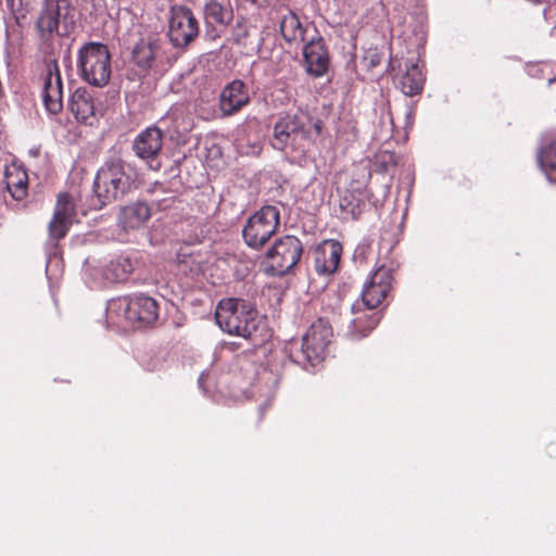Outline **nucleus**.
Wrapping results in <instances>:
<instances>
[{"instance_id": "nucleus-1", "label": "nucleus", "mask_w": 556, "mask_h": 556, "mask_svg": "<svg viewBox=\"0 0 556 556\" xmlns=\"http://www.w3.org/2000/svg\"><path fill=\"white\" fill-rule=\"evenodd\" d=\"M136 168L122 159L106 161L97 172L90 199V207L101 210L103 206L122 199L136 188Z\"/></svg>"}, {"instance_id": "nucleus-2", "label": "nucleus", "mask_w": 556, "mask_h": 556, "mask_svg": "<svg viewBox=\"0 0 556 556\" xmlns=\"http://www.w3.org/2000/svg\"><path fill=\"white\" fill-rule=\"evenodd\" d=\"M215 318L224 331L248 339L253 345L264 341L258 333L263 323L257 318V313L251 303L245 300L233 298L222 300L217 305Z\"/></svg>"}, {"instance_id": "nucleus-3", "label": "nucleus", "mask_w": 556, "mask_h": 556, "mask_svg": "<svg viewBox=\"0 0 556 556\" xmlns=\"http://www.w3.org/2000/svg\"><path fill=\"white\" fill-rule=\"evenodd\" d=\"M317 136L320 131L319 123H312L306 116L287 115L279 118L273 131L271 146L276 150L296 153L305 156L314 140L312 130Z\"/></svg>"}, {"instance_id": "nucleus-4", "label": "nucleus", "mask_w": 556, "mask_h": 556, "mask_svg": "<svg viewBox=\"0 0 556 556\" xmlns=\"http://www.w3.org/2000/svg\"><path fill=\"white\" fill-rule=\"evenodd\" d=\"M77 67L83 80L96 87L105 86L111 77V55L105 45L88 42L78 50Z\"/></svg>"}, {"instance_id": "nucleus-5", "label": "nucleus", "mask_w": 556, "mask_h": 556, "mask_svg": "<svg viewBox=\"0 0 556 556\" xmlns=\"http://www.w3.org/2000/svg\"><path fill=\"white\" fill-rule=\"evenodd\" d=\"M40 37L50 38L53 34L68 35L75 26V8L71 0H43L36 22Z\"/></svg>"}, {"instance_id": "nucleus-6", "label": "nucleus", "mask_w": 556, "mask_h": 556, "mask_svg": "<svg viewBox=\"0 0 556 556\" xmlns=\"http://www.w3.org/2000/svg\"><path fill=\"white\" fill-rule=\"evenodd\" d=\"M108 312L123 315L132 327L141 328L152 325L157 319L159 305L151 296L136 294L110 301Z\"/></svg>"}, {"instance_id": "nucleus-7", "label": "nucleus", "mask_w": 556, "mask_h": 556, "mask_svg": "<svg viewBox=\"0 0 556 556\" xmlns=\"http://www.w3.org/2000/svg\"><path fill=\"white\" fill-rule=\"evenodd\" d=\"M279 225V208L265 205L248 218L242 230L243 240L249 248L261 250L277 232Z\"/></svg>"}, {"instance_id": "nucleus-8", "label": "nucleus", "mask_w": 556, "mask_h": 556, "mask_svg": "<svg viewBox=\"0 0 556 556\" xmlns=\"http://www.w3.org/2000/svg\"><path fill=\"white\" fill-rule=\"evenodd\" d=\"M331 328L324 319L312 324L302 338L300 348L291 350L290 357L300 365H314L323 358L325 350L330 342Z\"/></svg>"}, {"instance_id": "nucleus-9", "label": "nucleus", "mask_w": 556, "mask_h": 556, "mask_svg": "<svg viewBox=\"0 0 556 556\" xmlns=\"http://www.w3.org/2000/svg\"><path fill=\"white\" fill-rule=\"evenodd\" d=\"M302 253L303 244L296 237L287 235L277 239L266 252V273L271 276L288 274L300 262Z\"/></svg>"}, {"instance_id": "nucleus-10", "label": "nucleus", "mask_w": 556, "mask_h": 556, "mask_svg": "<svg viewBox=\"0 0 556 556\" xmlns=\"http://www.w3.org/2000/svg\"><path fill=\"white\" fill-rule=\"evenodd\" d=\"M199 35V22L193 12L185 5L170 9L168 36L177 48L187 47Z\"/></svg>"}, {"instance_id": "nucleus-11", "label": "nucleus", "mask_w": 556, "mask_h": 556, "mask_svg": "<svg viewBox=\"0 0 556 556\" xmlns=\"http://www.w3.org/2000/svg\"><path fill=\"white\" fill-rule=\"evenodd\" d=\"M392 280V269L387 266L382 265L371 273L362 292L363 303L368 309L378 307L386 300L391 290Z\"/></svg>"}, {"instance_id": "nucleus-12", "label": "nucleus", "mask_w": 556, "mask_h": 556, "mask_svg": "<svg viewBox=\"0 0 556 556\" xmlns=\"http://www.w3.org/2000/svg\"><path fill=\"white\" fill-rule=\"evenodd\" d=\"M163 147V132L153 126L142 130L134 140L132 149L135 154L147 162L153 170L161 168L159 155Z\"/></svg>"}, {"instance_id": "nucleus-13", "label": "nucleus", "mask_w": 556, "mask_h": 556, "mask_svg": "<svg viewBox=\"0 0 556 556\" xmlns=\"http://www.w3.org/2000/svg\"><path fill=\"white\" fill-rule=\"evenodd\" d=\"M75 215L76 210L73 197L66 192L60 193L53 216L48 226L49 239L52 242H58L66 236Z\"/></svg>"}, {"instance_id": "nucleus-14", "label": "nucleus", "mask_w": 556, "mask_h": 556, "mask_svg": "<svg viewBox=\"0 0 556 556\" xmlns=\"http://www.w3.org/2000/svg\"><path fill=\"white\" fill-rule=\"evenodd\" d=\"M134 270L129 257L116 256L100 266H89L88 275L100 285L125 281Z\"/></svg>"}, {"instance_id": "nucleus-15", "label": "nucleus", "mask_w": 556, "mask_h": 556, "mask_svg": "<svg viewBox=\"0 0 556 556\" xmlns=\"http://www.w3.org/2000/svg\"><path fill=\"white\" fill-rule=\"evenodd\" d=\"M315 33V36L303 46V59L306 72L314 77H321L328 71L330 55L325 39L316 29Z\"/></svg>"}, {"instance_id": "nucleus-16", "label": "nucleus", "mask_w": 556, "mask_h": 556, "mask_svg": "<svg viewBox=\"0 0 556 556\" xmlns=\"http://www.w3.org/2000/svg\"><path fill=\"white\" fill-rule=\"evenodd\" d=\"M163 43L156 35L141 38L131 51L134 63L144 71L153 68L164 58Z\"/></svg>"}, {"instance_id": "nucleus-17", "label": "nucleus", "mask_w": 556, "mask_h": 556, "mask_svg": "<svg viewBox=\"0 0 556 556\" xmlns=\"http://www.w3.org/2000/svg\"><path fill=\"white\" fill-rule=\"evenodd\" d=\"M250 102L247 85L235 79L228 83L219 94V109L225 116H231L242 110Z\"/></svg>"}, {"instance_id": "nucleus-18", "label": "nucleus", "mask_w": 556, "mask_h": 556, "mask_svg": "<svg viewBox=\"0 0 556 556\" xmlns=\"http://www.w3.org/2000/svg\"><path fill=\"white\" fill-rule=\"evenodd\" d=\"M62 78L56 62L47 65L42 98L47 111L58 114L62 108Z\"/></svg>"}, {"instance_id": "nucleus-19", "label": "nucleus", "mask_w": 556, "mask_h": 556, "mask_svg": "<svg viewBox=\"0 0 556 556\" xmlns=\"http://www.w3.org/2000/svg\"><path fill=\"white\" fill-rule=\"evenodd\" d=\"M68 110L79 123L92 125L96 121L93 94L86 88H77L71 96Z\"/></svg>"}, {"instance_id": "nucleus-20", "label": "nucleus", "mask_w": 556, "mask_h": 556, "mask_svg": "<svg viewBox=\"0 0 556 556\" xmlns=\"http://www.w3.org/2000/svg\"><path fill=\"white\" fill-rule=\"evenodd\" d=\"M342 247L338 241L326 240L314 252L315 269L319 275H330L339 266Z\"/></svg>"}, {"instance_id": "nucleus-21", "label": "nucleus", "mask_w": 556, "mask_h": 556, "mask_svg": "<svg viewBox=\"0 0 556 556\" xmlns=\"http://www.w3.org/2000/svg\"><path fill=\"white\" fill-rule=\"evenodd\" d=\"M352 315L354 317L349 319L345 334L353 340L366 337L380 320L378 313L355 311V306L352 307Z\"/></svg>"}, {"instance_id": "nucleus-22", "label": "nucleus", "mask_w": 556, "mask_h": 556, "mask_svg": "<svg viewBox=\"0 0 556 556\" xmlns=\"http://www.w3.org/2000/svg\"><path fill=\"white\" fill-rule=\"evenodd\" d=\"M151 216V210L144 202H135L124 206L118 216L119 225L124 229H136L142 226Z\"/></svg>"}, {"instance_id": "nucleus-23", "label": "nucleus", "mask_w": 556, "mask_h": 556, "mask_svg": "<svg viewBox=\"0 0 556 556\" xmlns=\"http://www.w3.org/2000/svg\"><path fill=\"white\" fill-rule=\"evenodd\" d=\"M308 31V24L304 25L299 15L288 10L280 18V33L283 39L289 43H299L305 40V34Z\"/></svg>"}, {"instance_id": "nucleus-24", "label": "nucleus", "mask_w": 556, "mask_h": 556, "mask_svg": "<svg viewBox=\"0 0 556 556\" xmlns=\"http://www.w3.org/2000/svg\"><path fill=\"white\" fill-rule=\"evenodd\" d=\"M365 182L351 184L350 189L340 200V207L343 213L352 218H357L365 206Z\"/></svg>"}, {"instance_id": "nucleus-25", "label": "nucleus", "mask_w": 556, "mask_h": 556, "mask_svg": "<svg viewBox=\"0 0 556 556\" xmlns=\"http://www.w3.org/2000/svg\"><path fill=\"white\" fill-rule=\"evenodd\" d=\"M424 75L415 63H405L404 72L397 77V87L405 96H415L424 88Z\"/></svg>"}, {"instance_id": "nucleus-26", "label": "nucleus", "mask_w": 556, "mask_h": 556, "mask_svg": "<svg viewBox=\"0 0 556 556\" xmlns=\"http://www.w3.org/2000/svg\"><path fill=\"white\" fill-rule=\"evenodd\" d=\"M203 14L208 25H227L233 17L228 0H205Z\"/></svg>"}, {"instance_id": "nucleus-27", "label": "nucleus", "mask_w": 556, "mask_h": 556, "mask_svg": "<svg viewBox=\"0 0 556 556\" xmlns=\"http://www.w3.org/2000/svg\"><path fill=\"white\" fill-rule=\"evenodd\" d=\"M7 188L12 198L21 201L27 195L28 176L24 169L13 168L5 174Z\"/></svg>"}, {"instance_id": "nucleus-28", "label": "nucleus", "mask_w": 556, "mask_h": 556, "mask_svg": "<svg viewBox=\"0 0 556 556\" xmlns=\"http://www.w3.org/2000/svg\"><path fill=\"white\" fill-rule=\"evenodd\" d=\"M539 163L549 181H555L553 177L556 173V141L545 146L539 153Z\"/></svg>"}, {"instance_id": "nucleus-29", "label": "nucleus", "mask_w": 556, "mask_h": 556, "mask_svg": "<svg viewBox=\"0 0 556 556\" xmlns=\"http://www.w3.org/2000/svg\"><path fill=\"white\" fill-rule=\"evenodd\" d=\"M549 70L551 66L549 64L546 63L531 65L529 66V74L538 78L546 79L548 85H551L553 83H556V76H552L549 74Z\"/></svg>"}, {"instance_id": "nucleus-30", "label": "nucleus", "mask_w": 556, "mask_h": 556, "mask_svg": "<svg viewBox=\"0 0 556 556\" xmlns=\"http://www.w3.org/2000/svg\"><path fill=\"white\" fill-rule=\"evenodd\" d=\"M544 17L556 23V0L544 9Z\"/></svg>"}, {"instance_id": "nucleus-31", "label": "nucleus", "mask_w": 556, "mask_h": 556, "mask_svg": "<svg viewBox=\"0 0 556 556\" xmlns=\"http://www.w3.org/2000/svg\"><path fill=\"white\" fill-rule=\"evenodd\" d=\"M186 256H187L186 254H178V262L180 264H186L187 265L188 264V260L185 258Z\"/></svg>"}]
</instances>
